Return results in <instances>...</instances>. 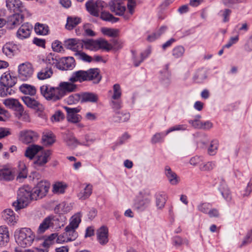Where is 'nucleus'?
Instances as JSON below:
<instances>
[{
    "instance_id": "f257e3e1",
    "label": "nucleus",
    "mask_w": 252,
    "mask_h": 252,
    "mask_svg": "<svg viewBox=\"0 0 252 252\" xmlns=\"http://www.w3.org/2000/svg\"><path fill=\"white\" fill-rule=\"evenodd\" d=\"M75 86L68 82H61L58 86L54 87L44 84L39 88L40 94L47 100L56 102L67 94L74 92Z\"/></svg>"
},
{
    "instance_id": "f03ea898",
    "label": "nucleus",
    "mask_w": 252,
    "mask_h": 252,
    "mask_svg": "<svg viewBox=\"0 0 252 252\" xmlns=\"http://www.w3.org/2000/svg\"><path fill=\"white\" fill-rule=\"evenodd\" d=\"M14 237L18 245L26 248L32 245L34 240L35 235L30 228L24 227L16 230Z\"/></svg>"
},
{
    "instance_id": "7ed1b4c3",
    "label": "nucleus",
    "mask_w": 252,
    "mask_h": 252,
    "mask_svg": "<svg viewBox=\"0 0 252 252\" xmlns=\"http://www.w3.org/2000/svg\"><path fill=\"white\" fill-rule=\"evenodd\" d=\"M32 194L31 188L29 186L20 188L18 191L17 200L13 203V206L16 211L27 206L31 200L33 199Z\"/></svg>"
},
{
    "instance_id": "20e7f679",
    "label": "nucleus",
    "mask_w": 252,
    "mask_h": 252,
    "mask_svg": "<svg viewBox=\"0 0 252 252\" xmlns=\"http://www.w3.org/2000/svg\"><path fill=\"white\" fill-rule=\"evenodd\" d=\"M87 11L93 16L98 17L104 8L107 6V4L101 0H89L86 3Z\"/></svg>"
},
{
    "instance_id": "39448f33",
    "label": "nucleus",
    "mask_w": 252,
    "mask_h": 252,
    "mask_svg": "<svg viewBox=\"0 0 252 252\" xmlns=\"http://www.w3.org/2000/svg\"><path fill=\"white\" fill-rule=\"evenodd\" d=\"M50 183L47 181L41 180L33 189L32 198L37 200L45 196L49 190Z\"/></svg>"
},
{
    "instance_id": "423d86ee",
    "label": "nucleus",
    "mask_w": 252,
    "mask_h": 252,
    "mask_svg": "<svg viewBox=\"0 0 252 252\" xmlns=\"http://www.w3.org/2000/svg\"><path fill=\"white\" fill-rule=\"evenodd\" d=\"M187 126L186 125H179L170 127L164 132L156 133L154 134L152 139L151 142L155 144L163 141L164 137L169 133L179 130H185L187 129Z\"/></svg>"
},
{
    "instance_id": "0eeeda50",
    "label": "nucleus",
    "mask_w": 252,
    "mask_h": 252,
    "mask_svg": "<svg viewBox=\"0 0 252 252\" xmlns=\"http://www.w3.org/2000/svg\"><path fill=\"white\" fill-rule=\"evenodd\" d=\"M33 73L32 65L29 62L22 63L18 66V77L23 81H26L30 79Z\"/></svg>"
},
{
    "instance_id": "6e6552de",
    "label": "nucleus",
    "mask_w": 252,
    "mask_h": 252,
    "mask_svg": "<svg viewBox=\"0 0 252 252\" xmlns=\"http://www.w3.org/2000/svg\"><path fill=\"white\" fill-rule=\"evenodd\" d=\"M78 237V233L76 230H72L70 228H65V232L58 236L56 242L62 243L74 241Z\"/></svg>"
},
{
    "instance_id": "1a4fd4ad",
    "label": "nucleus",
    "mask_w": 252,
    "mask_h": 252,
    "mask_svg": "<svg viewBox=\"0 0 252 252\" xmlns=\"http://www.w3.org/2000/svg\"><path fill=\"white\" fill-rule=\"evenodd\" d=\"M38 137L39 135L36 131L31 129H24L19 132L20 140L26 144L34 142Z\"/></svg>"
},
{
    "instance_id": "9d476101",
    "label": "nucleus",
    "mask_w": 252,
    "mask_h": 252,
    "mask_svg": "<svg viewBox=\"0 0 252 252\" xmlns=\"http://www.w3.org/2000/svg\"><path fill=\"white\" fill-rule=\"evenodd\" d=\"M63 45L66 49L76 53L83 48V41L78 38H69L64 40Z\"/></svg>"
},
{
    "instance_id": "9b49d317",
    "label": "nucleus",
    "mask_w": 252,
    "mask_h": 252,
    "mask_svg": "<svg viewBox=\"0 0 252 252\" xmlns=\"http://www.w3.org/2000/svg\"><path fill=\"white\" fill-rule=\"evenodd\" d=\"M6 6L15 13H26L27 10L20 0H6Z\"/></svg>"
},
{
    "instance_id": "f8f14e48",
    "label": "nucleus",
    "mask_w": 252,
    "mask_h": 252,
    "mask_svg": "<svg viewBox=\"0 0 252 252\" xmlns=\"http://www.w3.org/2000/svg\"><path fill=\"white\" fill-rule=\"evenodd\" d=\"M51 152L50 150L42 151L35 157L34 161V167L36 168L44 166L50 159Z\"/></svg>"
},
{
    "instance_id": "ddd939ff",
    "label": "nucleus",
    "mask_w": 252,
    "mask_h": 252,
    "mask_svg": "<svg viewBox=\"0 0 252 252\" xmlns=\"http://www.w3.org/2000/svg\"><path fill=\"white\" fill-rule=\"evenodd\" d=\"M64 109L67 112V120L72 123H78L82 119L81 115L77 113L80 112V109L79 107L70 108L64 107Z\"/></svg>"
},
{
    "instance_id": "4468645a",
    "label": "nucleus",
    "mask_w": 252,
    "mask_h": 252,
    "mask_svg": "<svg viewBox=\"0 0 252 252\" xmlns=\"http://www.w3.org/2000/svg\"><path fill=\"white\" fill-rule=\"evenodd\" d=\"M87 72L86 70H80L73 72L69 79L68 83H71L75 86L74 92L76 91L77 89V85L75 84V82H79L82 83L83 82L87 81Z\"/></svg>"
},
{
    "instance_id": "2eb2a0df",
    "label": "nucleus",
    "mask_w": 252,
    "mask_h": 252,
    "mask_svg": "<svg viewBox=\"0 0 252 252\" xmlns=\"http://www.w3.org/2000/svg\"><path fill=\"white\" fill-rule=\"evenodd\" d=\"M109 5L111 11L119 16L122 15L126 10L125 4L120 0H112Z\"/></svg>"
},
{
    "instance_id": "dca6fc26",
    "label": "nucleus",
    "mask_w": 252,
    "mask_h": 252,
    "mask_svg": "<svg viewBox=\"0 0 252 252\" xmlns=\"http://www.w3.org/2000/svg\"><path fill=\"white\" fill-rule=\"evenodd\" d=\"M150 201L149 196L145 192L141 191L137 200L134 204V206L138 210H143L149 205Z\"/></svg>"
},
{
    "instance_id": "f3484780",
    "label": "nucleus",
    "mask_w": 252,
    "mask_h": 252,
    "mask_svg": "<svg viewBox=\"0 0 252 252\" xmlns=\"http://www.w3.org/2000/svg\"><path fill=\"white\" fill-rule=\"evenodd\" d=\"M26 13H15L8 17L7 25L10 29H13L21 24Z\"/></svg>"
},
{
    "instance_id": "a211bd4d",
    "label": "nucleus",
    "mask_w": 252,
    "mask_h": 252,
    "mask_svg": "<svg viewBox=\"0 0 252 252\" xmlns=\"http://www.w3.org/2000/svg\"><path fill=\"white\" fill-rule=\"evenodd\" d=\"M32 30V26L29 23L23 24L18 29L16 33L17 38L20 39H24L28 38Z\"/></svg>"
},
{
    "instance_id": "6ab92c4d",
    "label": "nucleus",
    "mask_w": 252,
    "mask_h": 252,
    "mask_svg": "<svg viewBox=\"0 0 252 252\" xmlns=\"http://www.w3.org/2000/svg\"><path fill=\"white\" fill-rule=\"evenodd\" d=\"M96 234L97 240L100 245H105L108 242V229L107 227H100L97 230Z\"/></svg>"
},
{
    "instance_id": "aec40b11",
    "label": "nucleus",
    "mask_w": 252,
    "mask_h": 252,
    "mask_svg": "<svg viewBox=\"0 0 252 252\" xmlns=\"http://www.w3.org/2000/svg\"><path fill=\"white\" fill-rule=\"evenodd\" d=\"M164 174L171 185L176 186L179 183L180 181V177L169 166H166L165 167Z\"/></svg>"
},
{
    "instance_id": "412c9836",
    "label": "nucleus",
    "mask_w": 252,
    "mask_h": 252,
    "mask_svg": "<svg viewBox=\"0 0 252 252\" xmlns=\"http://www.w3.org/2000/svg\"><path fill=\"white\" fill-rule=\"evenodd\" d=\"M56 221V219L53 217L49 216L46 217L40 224L37 230V233L38 234H42L49 228L53 227L54 223Z\"/></svg>"
},
{
    "instance_id": "4be33fe9",
    "label": "nucleus",
    "mask_w": 252,
    "mask_h": 252,
    "mask_svg": "<svg viewBox=\"0 0 252 252\" xmlns=\"http://www.w3.org/2000/svg\"><path fill=\"white\" fill-rule=\"evenodd\" d=\"M18 50L16 44L13 42H9L6 43L2 47V53L8 58H12Z\"/></svg>"
},
{
    "instance_id": "5701e85b",
    "label": "nucleus",
    "mask_w": 252,
    "mask_h": 252,
    "mask_svg": "<svg viewBox=\"0 0 252 252\" xmlns=\"http://www.w3.org/2000/svg\"><path fill=\"white\" fill-rule=\"evenodd\" d=\"M86 71L87 74V81H93L95 84L99 82L101 79V76L100 75V71L98 68H90Z\"/></svg>"
},
{
    "instance_id": "b1692460",
    "label": "nucleus",
    "mask_w": 252,
    "mask_h": 252,
    "mask_svg": "<svg viewBox=\"0 0 252 252\" xmlns=\"http://www.w3.org/2000/svg\"><path fill=\"white\" fill-rule=\"evenodd\" d=\"M17 79L12 76L9 72L4 73L0 79V83L1 86L5 87H13L16 82Z\"/></svg>"
},
{
    "instance_id": "393cba45",
    "label": "nucleus",
    "mask_w": 252,
    "mask_h": 252,
    "mask_svg": "<svg viewBox=\"0 0 252 252\" xmlns=\"http://www.w3.org/2000/svg\"><path fill=\"white\" fill-rule=\"evenodd\" d=\"M80 100L81 103H97L98 100V96L93 93H83L80 94Z\"/></svg>"
},
{
    "instance_id": "a878e982",
    "label": "nucleus",
    "mask_w": 252,
    "mask_h": 252,
    "mask_svg": "<svg viewBox=\"0 0 252 252\" xmlns=\"http://www.w3.org/2000/svg\"><path fill=\"white\" fill-rule=\"evenodd\" d=\"M2 217L3 220L9 224L14 225L17 221V217L11 209H6L2 212Z\"/></svg>"
},
{
    "instance_id": "bb28decb",
    "label": "nucleus",
    "mask_w": 252,
    "mask_h": 252,
    "mask_svg": "<svg viewBox=\"0 0 252 252\" xmlns=\"http://www.w3.org/2000/svg\"><path fill=\"white\" fill-rule=\"evenodd\" d=\"M133 63L135 66H138L151 53L150 49H147L139 55H136L134 51H132Z\"/></svg>"
},
{
    "instance_id": "cd10ccee",
    "label": "nucleus",
    "mask_w": 252,
    "mask_h": 252,
    "mask_svg": "<svg viewBox=\"0 0 252 252\" xmlns=\"http://www.w3.org/2000/svg\"><path fill=\"white\" fill-rule=\"evenodd\" d=\"M81 217L82 214L80 212H78L72 216L70 219L69 224L66 226L67 229L70 228L76 230L81 221Z\"/></svg>"
},
{
    "instance_id": "c85d7f7f",
    "label": "nucleus",
    "mask_w": 252,
    "mask_h": 252,
    "mask_svg": "<svg viewBox=\"0 0 252 252\" xmlns=\"http://www.w3.org/2000/svg\"><path fill=\"white\" fill-rule=\"evenodd\" d=\"M15 177V171L8 168L0 169V180L10 181Z\"/></svg>"
},
{
    "instance_id": "c756f323",
    "label": "nucleus",
    "mask_w": 252,
    "mask_h": 252,
    "mask_svg": "<svg viewBox=\"0 0 252 252\" xmlns=\"http://www.w3.org/2000/svg\"><path fill=\"white\" fill-rule=\"evenodd\" d=\"M53 71L52 66H46L37 73V77L39 80H43L50 78L53 75Z\"/></svg>"
},
{
    "instance_id": "7c9ffc66",
    "label": "nucleus",
    "mask_w": 252,
    "mask_h": 252,
    "mask_svg": "<svg viewBox=\"0 0 252 252\" xmlns=\"http://www.w3.org/2000/svg\"><path fill=\"white\" fill-rule=\"evenodd\" d=\"M3 104L10 109L21 111L22 110V105L19 101L14 98H9L3 100Z\"/></svg>"
},
{
    "instance_id": "2f4dec72",
    "label": "nucleus",
    "mask_w": 252,
    "mask_h": 252,
    "mask_svg": "<svg viewBox=\"0 0 252 252\" xmlns=\"http://www.w3.org/2000/svg\"><path fill=\"white\" fill-rule=\"evenodd\" d=\"M64 140L66 145L71 148H76L78 145H80L81 142L71 133H67L64 137Z\"/></svg>"
},
{
    "instance_id": "473e14b6",
    "label": "nucleus",
    "mask_w": 252,
    "mask_h": 252,
    "mask_svg": "<svg viewBox=\"0 0 252 252\" xmlns=\"http://www.w3.org/2000/svg\"><path fill=\"white\" fill-rule=\"evenodd\" d=\"M42 149L41 146L37 145H32L29 146L26 149L25 153V156L32 159L36 154L41 151Z\"/></svg>"
},
{
    "instance_id": "72a5a7b5",
    "label": "nucleus",
    "mask_w": 252,
    "mask_h": 252,
    "mask_svg": "<svg viewBox=\"0 0 252 252\" xmlns=\"http://www.w3.org/2000/svg\"><path fill=\"white\" fill-rule=\"evenodd\" d=\"M93 187L90 184L86 185L85 187H82V189L80 190L77 194V196L79 199L85 200L88 198L92 193Z\"/></svg>"
},
{
    "instance_id": "f704fd0d",
    "label": "nucleus",
    "mask_w": 252,
    "mask_h": 252,
    "mask_svg": "<svg viewBox=\"0 0 252 252\" xmlns=\"http://www.w3.org/2000/svg\"><path fill=\"white\" fill-rule=\"evenodd\" d=\"M9 240V232L5 226H0V246H3Z\"/></svg>"
},
{
    "instance_id": "c9c22d12",
    "label": "nucleus",
    "mask_w": 252,
    "mask_h": 252,
    "mask_svg": "<svg viewBox=\"0 0 252 252\" xmlns=\"http://www.w3.org/2000/svg\"><path fill=\"white\" fill-rule=\"evenodd\" d=\"M167 200V195L164 192H159L156 194V205L158 209H162Z\"/></svg>"
},
{
    "instance_id": "e433bc0d",
    "label": "nucleus",
    "mask_w": 252,
    "mask_h": 252,
    "mask_svg": "<svg viewBox=\"0 0 252 252\" xmlns=\"http://www.w3.org/2000/svg\"><path fill=\"white\" fill-rule=\"evenodd\" d=\"M19 90L23 94L30 95H34L36 92L35 87L27 84H23Z\"/></svg>"
},
{
    "instance_id": "4c0bfd02",
    "label": "nucleus",
    "mask_w": 252,
    "mask_h": 252,
    "mask_svg": "<svg viewBox=\"0 0 252 252\" xmlns=\"http://www.w3.org/2000/svg\"><path fill=\"white\" fill-rule=\"evenodd\" d=\"M167 30V27L166 26H161L154 33L148 36L147 38L148 40L150 42L155 41L164 33Z\"/></svg>"
},
{
    "instance_id": "58836bf2",
    "label": "nucleus",
    "mask_w": 252,
    "mask_h": 252,
    "mask_svg": "<svg viewBox=\"0 0 252 252\" xmlns=\"http://www.w3.org/2000/svg\"><path fill=\"white\" fill-rule=\"evenodd\" d=\"M22 99L24 103L28 107L33 109H36L39 107L40 103L35 99L29 96H23Z\"/></svg>"
},
{
    "instance_id": "ea45409f",
    "label": "nucleus",
    "mask_w": 252,
    "mask_h": 252,
    "mask_svg": "<svg viewBox=\"0 0 252 252\" xmlns=\"http://www.w3.org/2000/svg\"><path fill=\"white\" fill-rule=\"evenodd\" d=\"M67 188V185L63 182H56L53 186V192L56 194L63 193Z\"/></svg>"
},
{
    "instance_id": "a19ab883",
    "label": "nucleus",
    "mask_w": 252,
    "mask_h": 252,
    "mask_svg": "<svg viewBox=\"0 0 252 252\" xmlns=\"http://www.w3.org/2000/svg\"><path fill=\"white\" fill-rule=\"evenodd\" d=\"M81 19L80 18L77 17H68L67 19V23L65 25L66 28L68 30H72L77 25L80 23Z\"/></svg>"
},
{
    "instance_id": "79ce46f5",
    "label": "nucleus",
    "mask_w": 252,
    "mask_h": 252,
    "mask_svg": "<svg viewBox=\"0 0 252 252\" xmlns=\"http://www.w3.org/2000/svg\"><path fill=\"white\" fill-rule=\"evenodd\" d=\"M42 140L44 144L50 145L55 141V136L51 131H45L42 136Z\"/></svg>"
},
{
    "instance_id": "37998d69",
    "label": "nucleus",
    "mask_w": 252,
    "mask_h": 252,
    "mask_svg": "<svg viewBox=\"0 0 252 252\" xmlns=\"http://www.w3.org/2000/svg\"><path fill=\"white\" fill-rule=\"evenodd\" d=\"M207 78L206 71L204 69H199L194 74L193 79L197 83H202Z\"/></svg>"
},
{
    "instance_id": "c03bdc74",
    "label": "nucleus",
    "mask_w": 252,
    "mask_h": 252,
    "mask_svg": "<svg viewBox=\"0 0 252 252\" xmlns=\"http://www.w3.org/2000/svg\"><path fill=\"white\" fill-rule=\"evenodd\" d=\"M34 30L37 34L46 35L49 32V27L45 24L36 23L34 27Z\"/></svg>"
},
{
    "instance_id": "a18cd8bd",
    "label": "nucleus",
    "mask_w": 252,
    "mask_h": 252,
    "mask_svg": "<svg viewBox=\"0 0 252 252\" xmlns=\"http://www.w3.org/2000/svg\"><path fill=\"white\" fill-rule=\"evenodd\" d=\"M95 134L93 133L86 134L85 135V141L81 142L80 145L89 146L96 141Z\"/></svg>"
},
{
    "instance_id": "49530a36",
    "label": "nucleus",
    "mask_w": 252,
    "mask_h": 252,
    "mask_svg": "<svg viewBox=\"0 0 252 252\" xmlns=\"http://www.w3.org/2000/svg\"><path fill=\"white\" fill-rule=\"evenodd\" d=\"M97 40L83 41V48L91 51L98 50Z\"/></svg>"
},
{
    "instance_id": "de8ad7c7",
    "label": "nucleus",
    "mask_w": 252,
    "mask_h": 252,
    "mask_svg": "<svg viewBox=\"0 0 252 252\" xmlns=\"http://www.w3.org/2000/svg\"><path fill=\"white\" fill-rule=\"evenodd\" d=\"M219 143L217 140H213L208 148L207 153L210 156H214L217 153L219 148Z\"/></svg>"
},
{
    "instance_id": "09e8293b",
    "label": "nucleus",
    "mask_w": 252,
    "mask_h": 252,
    "mask_svg": "<svg viewBox=\"0 0 252 252\" xmlns=\"http://www.w3.org/2000/svg\"><path fill=\"white\" fill-rule=\"evenodd\" d=\"M185 49L182 46L179 45L174 47L172 51V55L175 59L182 57L185 53Z\"/></svg>"
},
{
    "instance_id": "8fccbe9b",
    "label": "nucleus",
    "mask_w": 252,
    "mask_h": 252,
    "mask_svg": "<svg viewBox=\"0 0 252 252\" xmlns=\"http://www.w3.org/2000/svg\"><path fill=\"white\" fill-rule=\"evenodd\" d=\"M101 31L103 34L110 37H116L119 34V30L116 29L102 28Z\"/></svg>"
},
{
    "instance_id": "3c124183",
    "label": "nucleus",
    "mask_w": 252,
    "mask_h": 252,
    "mask_svg": "<svg viewBox=\"0 0 252 252\" xmlns=\"http://www.w3.org/2000/svg\"><path fill=\"white\" fill-rule=\"evenodd\" d=\"M98 50L102 49L107 51L111 50L113 47L105 39H99L97 40Z\"/></svg>"
},
{
    "instance_id": "603ef678",
    "label": "nucleus",
    "mask_w": 252,
    "mask_h": 252,
    "mask_svg": "<svg viewBox=\"0 0 252 252\" xmlns=\"http://www.w3.org/2000/svg\"><path fill=\"white\" fill-rule=\"evenodd\" d=\"M172 244L175 247L179 248L183 244L188 245L189 241L185 238H182L179 236H177L173 238Z\"/></svg>"
},
{
    "instance_id": "864d4df0",
    "label": "nucleus",
    "mask_w": 252,
    "mask_h": 252,
    "mask_svg": "<svg viewBox=\"0 0 252 252\" xmlns=\"http://www.w3.org/2000/svg\"><path fill=\"white\" fill-rule=\"evenodd\" d=\"M100 17L103 20L110 21L112 23H115L119 20L118 18L114 17L109 12L105 11H101Z\"/></svg>"
},
{
    "instance_id": "5fc2aeb1",
    "label": "nucleus",
    "mask_w": 252,
    "mask_h": 252,
    "mask_svg": "<svg viewBox=\"0 0 252 252\" xmlns=\"http://www.w3.org/2000/svg\"><path fill=\"white\" fill-rule=\"evenodd\" d=\"M63 68L64 69H71L75 66V60L73 57L66 58L63 61Z\"/></svg>"
},
{
    "instance_id": "6e6d98bb",
    "label": "nucleus",
    "mask_w": 252,
    "mask_h": 252,
    "mask_svg": "<svg viewBox=\"0 0 252 252\" xmlns=\"http://www.w3.org/2000/svg\"><path fill=\"white\" fill-rule=\"evenodd\" d=\"M209 142L208 137L205 134H202L199 136L196 141L197 146L199 148H204Z\"/></svg>"
},
{
    "instance_id": "4d7b16f0",
    "label": "nucleus",
    "mask_w": 252,
    "mask_h": 252,
    "mask_svg": "<svg viewBox=\"0 0 252 252\" xmlns=\"http://www.w3.org/2000/svg\"><path fill=\"white\" fill-rule=\"evenodd\" d=\"M216 166L214 161H208L199 165V169L202 171H209L213 170Z\"/></svg>"
},
{
    "instance_id": "13d9d810",
    "label": "nucleus",
    "mask_w": 252,
    "mask_h": 252,
    "mask_svg": "<svg viewBox=\"0 0 252 252\" xmlns=\"http://www.w3.org/2000/svg\"><path fill=\"white\" fill-rule=\"evenodd\" d=\"M113 94L112 96V99H120L122 95V90L120 85L116 84L114 85L113 87Z\"/></svg>"
},
{
    "instance_id": "bf43d9fd",
    "label": "nucleus",
    "mask_w": 252,
    "mask_h": 252,
    "mask_svg": "<svg viewBox=\"0 0 252 252\" xmlns=\"http://www.w3.org/2000/svg\"><path fill=\"white\" fill-rule=\"evenodd\" d=\"M12 87H5L1 86L0 87V95L4 97L7 95H11L14 93V91L12 89Z\"/></svg>"
},
{
    "instance_id": "052dcab7",
    "label": "nucleus",
    "mask_w": 252,
    "mask_h": 252,
    "mask_svg": "<svg viewBox=\"0 0 252 252\" xmlns=\"http://www.w3.org/2000/svg\"><path fill=\"white\" fill-rule=\"evenodd\" d=\"M211 207V204L207 202H203L199 203L197 206V210L203 213L204 214H207Z\"/></svg>"
},
{
    "instance_id": "680f3d73",
    "label": "nucleus",
    "mask_w": 252,
    "mask_h": 252,
    "mask_svg": "<svg viewBox=\"0 0 252 252\" xmlns=\"http://www.w3.org/2000/svg\"><path fill=\"white\" fill-rule=\"evenodd\" d=\"M74 55L78 59L86 62L90 63L93 61V58L91 56L80 51L75 53Z\"/></svg>"
},
{
    "instance_id": "e2e57ef3",
    "label": "nucleus",
    "mask_w": 252,
    "mask_h": 252,
    "mask_svg": "<svg viewBox=\"0 0 252 252\" xmlns=\"http://www.w3.org/2000/svg\"><path fill=\"white\" fill-rule=\"evenodd\" d=\"M231 13V10L229 9H224L219 12V15L222 18L223 22L226 23L229 21Z\"/></svg>"
},
{
    "instance_id": "0e129e2a",
    "label": "nucleus",
    "mask_w": 252,
    "mask_h": 252,
    "mask_svg": "<svg viewBox=\"0 0 252 252\" xmlns=\"http://www.w3.org/2000/svg\"><path fill=\"white\" fill-rule=\"evenodd\" d=\"M58 236L56 233L52 234L44 240L43 243V246L44 247H49L55 241L56 242Z\"/></svg>"
},
{
    "instance_id": "69168bd1",
    "label": "nucleus",
    "mask_w": 252,
    "mask_h": 252,
    "mask_svg": "<svg viewBox=\"0 0 252 252\" xmlns=\"http://www.w3.org/2000/svg\"><path fill=\"white\" fill-rule=\"evenodd\" d=\"M252 241V229L248 232L246 236L244 238L241 244L240 245V247L242 248L244 247Z\"/></svg>"
},
{
    "instance_id": "338daca9",
    "label": "nucleus",
    "mask_w": 252,
    "mask_h": 252,
    "mask_svg": "<svg viewBox=\"0 0 252 252\" xmlns=\"http://www.w3.org/2000/svg\"><path fill=\"white\" fill-rule=\"evenodd\" d=\"M117 118L118 119H116L115 121L116 122H125L128 121L130 118V114L128 113H117Z\"/></svg>"
},
{
    "instance_id": "774afa93",
    "label": "nucleus",
    "mask_w": 252,
    "mask_h": 252,
    "mask_svg": "<svg viewBox=\"0 0 252 252\" xmlns=\"http://www.w3.org/2000/svg\"><path fill=\"white\" fill-rule=\"evenodd\" d=\"M169 65L166 64L165 66V71L164 76L165 77V79L162 78L163 83L165 84H169L170 82L171 79V73L168 71Z\"/></svg>"
}]
</instances>
